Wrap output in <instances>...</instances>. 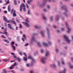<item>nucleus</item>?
I'll return each mask as SVG.
<instances>
[{
	"mask_svg": "<svg viewBox=\"0 0 73 73\" xmlns=\"http://www.w3.org/2000/svg\"><path fill=\"white\" fill-rule=\"evenodd\" d=\"M23 9L24 12H26V9H25V8H23Z\"/></svg>",
	"mask_w": 73,
	"mask_h": 73,
	"instance_id": "nucleus-37",
	"label": "nucleus"
},
{
	"mask_svg": "<svg viewBox=\"0 0 73 73\" xmlns=\"http://www.w3.org/2000/svg\"><path fill=\"white\" fill-rule=\"evenodd\" d=\"M22 36L23 38H24L26 39V36H25V35H24Z\"/></svg>",
	"mask_w": 73,
	"mask_h": 73,
	"instance_id": "nucleus-40",
	"label": "nucleus"
},
{
	"mask_svg": "<svg viewBox=\"0 0 73 73\" xmlns=\"http://www.w3.org/2000/svg\"><path fill=\"white\" fill-rule=\"evenodd\" d=\"M13 17H16V14L15 13H13Z\"/></svg>",
	"mask_w": 73,
	"mask_h": 73,
	"instance_id": "nucleus-23",
	"label": "nucleus"
},
{
	"mask_svg": "<svg viewBox=\"0 0 73 73\" xmlns=\"http://www.w3.org/2000/svg\"><path fill=\"white\" fill-rule=\"evenodd\" d=\"M28 15H31V11L28 10Z\"/></svg>",
	"mask_w": 73,
	"mask_h": 73,
	"instance_id": "nucleus-28",
	"label": "nucleus"
},
{
	"mask_svg": "<svg viewBox=\"0 0 73 73\" xmlns=\"http://www.w3.org/2000/svg\"><path fill=\"white\" fill-rule=\"evenodd\" d=\"M30 73H34V72L33 71H30Z\"/></svg>",
	"mask_w": 73,
	"mask_h": 73,
	"instance_id": "nucleus-52",
	"label": "nucleus"
},
{
	"mask_svg": "<svg viewBox=\"0 0 73 73\" xmlns=\"http://www.w3.org/2000/svg\"><path fill=\"white\" fill-rule=\"evenodd\" d=\"M9 60L8 59H4L3 60V61H4L5 62H7V61H8Z\"/></svg>",
	"mask_w": 73,
	"mask_h": 73,
	"instance_id": "nucleus-20",
	"label": "nucleus"
},
{
	"mask_svg": "<svg viewBox=\"0 0 73 73\" xmlns=\"http://www.w3.org/2000/svg\"><path fill=\"white\" fill-rule=\"evenodd\" d=\"M22 23L25 25H26L27 27H29V24L26 22H22Z\"/></svg>",
	"mask_w": 73,
	"mask_h": 73,
	"instance_id": "nucleus-7",
	"label": "nucleus"
},
{
	"mask_svg": "<svg viewBox=\"0 0 73 73\" xmlns=\"http://www.w3.org/2000/svg\"><path fill=\"white\" fill-rule=\"evenodd\" d=\"M53 27H54V28H56V26H55L54 25L53 26Z\"/></svg>",
	"mask_w": 73,
	"mask_h": 73,
	"instance_id": "nucleus-63",
	"label": "nucleus"
},
{
	"mask_svg": "<svg viewBox=\"0 0 73 73\" xmlns=\"http://www.w3.org/2000/svg\"><path fill=\"white\" fill-rule=\"evenodd\" d=\"M16 30H18V27H17L16 28Z\"/></svg>",
	"mask_w": 73,
	"mask_h": 73,
	"instance_id": "nucleus-62",
	"label": "nucleus"
},
{
	"mask_svg": "<svg viewBox=\"0 0 73 73\" xmlns=\"http://www.w3.org/2000/svg\"><path fill=\"white\" fill-rule=\"evenodd\" d=\"M31 2V0H30V1H27V3L28 4H30Z\"/></svg>",
	"mask_w": 73,
	"mask_h": 73,
	"instance_id": "nucleus-26",
	"label": "nucleus"
},
{
	"mask_svg": "<svg viewBox=\"0 0 73 73\" xmlns=\"http://www.w3.org/2000/svg\"><path fill=\"white\" fill-rule=\"evenodd\" d=\"M48 43H49V44H50V45H51V44H52V43L51 42H49Z\"/></svg>",
	"mask_w": 73,
	"mask_h": 73,
	"instance_id": "nucleus-60",
	"label": "nucleus"
},
{
	"mask_svg": "<svg viewBox=\"0 0 73 73\" xmlns=\"http://www.w3.org/2000/svg\"><path fill=\"white\" fill-rule=\"evenodd\" d=\"M69 65L70 66V68H73V66H70V62L69 63Z\"/></svg>",
	"mask_w": 73,
	"mask_h": 73,
	"instance_id": "nucleus-31",
	"label": "nucleus"
},
{
	"mask_svg": "<svg viewBox=\"0 0 73 73\" xmlns=\"http://www.w3.org/2000/svg\"><path fill=\"white\" fill-rule=\"evenodd\" d=\"M49 54V52L48 51H47L45 55L46 56H48Z\"/></svg>",
	"mask_w": 73,
	"mask_h": 73,
	"instance_id": "nucleus-12",
	"label": "nucleus"
},
{
	"mask_svg": "<svg viewBox=\"0 0 73 73\" xmlns=\"http://www.w3.org/2000/svg\"><path fill=\"white\" fill-rule=\"evenodd\" d=\"M3 73H7V71L5 70V69H4L3 70Z\"/></svg>",
	"mask_w": 73,
	"mask_h": 73,
	"instance_id": "nucleus-30",
	"label": "nucleus"
},
{
	"mask_svg": "<svg viewBox=\"0 0 73 73\" xmlns=\"http://www.w3.org/2000/svg\"><path fill=\"white\" fill-rule=\"evenodd\" d=\"M25 21L27 22V23H29V21H28V18H27L25 20Z\"/></svg>",
	"mask_w": 73,
	"mask_h": 73,
	"instance_id": "nucleus-25",
	"label": "nucleus"
},
{
	"mask_svg": "<svg viewBox=\"0 0 73 73\" xmlns=\"http://www.w3.org/2000/svg\"><path fill=\"white\" fill-rule=\"evenodd\" d=\"M11 72H12V73H15V72H14V71L13 70H12L11 71Z\"/></svg>",
	"mask_w": 73,
	"mask_h": 73,
	"instance_id": "nucleus-53",
	"label": "nucleus"
},
{
	"mask_svg": "<svg viewBox=\"0 0 73 73\" xmlns=\"http://www.w3.org/2000/svg\"><path fill=\"white\" fill-rule=\"evenodd\" d=\"M43 19H44V20H47V19L45 17V16H43Z\"/></svg>",
	"mask_w": 73,
	"mask_h": 73,
	"instance_id": "nucleus-32",
	"label": "nucleus"
},
{
	"mask_svg": "<svg viewBox=\"0 0 73 73\" xmlns=\"http://www.w3.org/2000/svg\"><path fill=\"white\" fill-rule=\"evenodd\" d=\"M28 45H29L28 43H27L26 44H25V46H28Z\"/></svg>",
	"mask_w": 73,
	"mask_h": 73,
	"instance_id": "nucleus-47",
	"label": "nucleus"
},
{
	"mask_svg": "<svg viewBox=\"0 0 73 73\" xmlns=\"http://www.w3.org/2000/svg\"><path fill=\"white\" fill-rule=\"evenodd\" d=\"M8 40H11V38H8Z\"/></svg>",
	"mask_w": 73,
	"mask_h": 73,
	"instance_id": "nucleus-57",
	"label": "nucleus"
},
{
	"mask_svg": "<svg viewBox=\"0 0 73 73\" xmlns=\"http://www.w3.org/2000/svg\"><path fill=\"white\" fill-rule=\"evenodd\" d=\"M19 27L20 28H23V26H22V25L21 24H20Z\"/></svg>",
	"mask_w": 73,
	"mask_h": 73,
	"instance_id": "nucleus-42",
	"label": "nucleus"
},
{
	"mask_svg": "<svg viewBox=\"0 0 73 73\" xmlns=\"http://www.w3.org/2000/svg\"><path fill=\"white\" fill-rule=\"evenodd\" d=\"M44 11L45 12H46V9H44Z\"/></svg>",
	"mask_w": 73,
	"mask_h": 73,
	"instance_id": "nucleus-61",
	"label": "nucleus"
},
{
	"mask_svg": "<svg viewBox=\"0 0 73 73\" xmlns=\"http://www.w3.org/2000/svg\"><path fill=\"white\" fill-rule=\"evenodd\" d=\"M4 13H7V11H4Z\"/></svg>",
	"mask_w": 73,
	"mask_h": 73,
	"instance_id": "nucleus-46",
	"label": "nucleus"
},
{
	"mask_svg": "<svg viewBox=\"0 0 73 73\" xmlns=\"http://www.w3.org/2000/svg\"><path fill=\"white\" fill-rule=\"evenodd\" d=\"M26 65L28 67H29V66H30V65L29 64V63H27L26 64Z\"/></svg>",
	"mask_w": 73,
	"mask_h": 73,
	"instance_id": "nucleus-39",
	"label": "nucleus"
},
{
	"mask_svg": "<svg viewBox=\"0 0 73 73\" xmlns=\"http://www.w3.org/2000/svg\"><path fill=\"white\" fill-rule=\"evenodd\" d=\"M11 20H10L9 21L7 20L5 22H6V23H11Z\"/></svg>",
	"mask_w": 73,
	"mask_h": 73,
	"instance_id": "nucleus-22",
	"label": "nucleus"
},
{
	"mask_svg": "<svg viewBox=\"0 0 73 73\" xmlns=\"http://www.w3.org/2000/svg\"><path fill=\"white\" fill-rule=\"evenodd\" d=\"M58 65L59 66H60L61 65V63L60 62V61L58 62Z\"/></svg>",
	"mask_w": 73,
	"mask_h": 73,
	"instance_id": "nucleus-35",
	"label": "nucleus"
},
{
	"mask_svg": "<svg viewBox=\"0 0 73 73\" xmlns=\"http://www.w3.org/2000/svg\"><path fill=\"white\" fill-rule=\"evenodd\" d=\"M18 63H16V62H15L14 64L13 65H12V66H16L17 65H18Z\"/></svg>",
	"mask_w": 73,
	"mask_h": 73,
	"instance_id": "nucleus-11",
	"label": "nucleus"
},
{
	"mask_svg": "<svg viewBox=\"0 0 73 73\" xmlns=\"http://www.w3.org/2000/svg\"><path fill=\"white\" fill-rule=\"evenodd\" d=\"M5 33V35H7L8 34V33H7V31H4V32H3Z\"/></svg>",
	"mask_w": 73,
	"mask_h": 73,
	"instance_id": "nucleus-41",
	"label": "nucleus"
},
{
	"mask_svg": "<svg viewBox=\"0 0 73 73\" xmlns=\"http://www.w3.org/2000/svg\"><path fill=\"white\" fill-rule=\"evenodd\" d=\"M3 19L5 21H6L7 20V19L4 16L3 17Z\"/></svg>",
	"mask_w": 73,
	"mask_h": 73,
	"instance_id": "nucleus-24",
	"label": "nucleus"
},
{
	"mask_svg": "<svg viewBox=\"0 0 73 73\" xmlns=\"http://www.w3.org/2000/svg\"><path fill=\"white\" fill-rule=\"evenodd\" d=\"M20 8V11H21H21H22V9H23V6H22V5H21Z\"/></svg>",
	"mask_w": 73,
	"mask_h": 73,
	"instance_id": "nucleus-13",
	"label": "nucleus"
},
{
	"mask_svg": "<svg viewBox=\"0 0 73 73\" xmlns=\"http://www.w3.org/2000/svg\"><path fill=\"white\" fill-rule=\"evenodd\" d=\"M8 28H10V29H13V27H12V26H11V25L10 23H9L8 24Z\"/></svg>",
	"mask_w": 73,
	"mask_h": 73,
	"instance_id": "nucleus-8",
	"label": "nucleus"
},
{
	"mask_svg": "<svg viewBox=\"0 0 73 73\" xmlns=\"http://www.w3.org/2000/svg\"><path fill=\"white\" fill-rule=\"evenodd\" d=\"M2 38H6V37L5 36H4L3 35H2L1 36Z\"/></svg>",
	"mask_w": 73,
	"mask_h": 73,
	"instance_id": "nucleus-45",
	"label": "nucleus"
},
{
	"mask_svg": "<svg viewBox=\"0 0 73 73\" xmlns=\"http://www.w3.org/2000/svg\"><path fill=\"white\" fill-rule=\"evenodd\" d=\"M17 41H20V37H19V36H18L17 37Z\"/></svg>",
	"mask_w": 73,
	"mask_h": 73,
	"instance_id": "nucleus-27",
	"label": "nucleus"
},
{
	"mask_svg": "<svg viewBox=\"0 0 73 73\" xmlns=\"http://www.w3.org/2000/svg\"><path fill=\"white\" fill-rule=\"evenodd\" d=\"M14 66H11L9 67V69H13V68H14V67H13Z\"/></svg>",
	"mask_w": 73,
	"mask_h": 73,
	"instance_id": "nucleus-38",
	"label": "nucleus"
},
{
	"mask_svg": "<svg viewBox=\"0 0 73 73\" xmlns=\"http://www.w3.org/2000/svg\"><path fill=\"white\" fill-rule=\"evenodd\" d=\"M26 6H27V8H28V9H29V6H28V5L27 4H26Z\"/></svg>",
	"mask_w": 73,
	"mask_h": 73,
	"instance_id": "nucleus-49",
	"label": "nucleus"
},
{
	"mask_svg": "<svg viewBox=\"0 0 73 73\" xmlns=\"http://www.w3.org/2000/svg\"><path fill=\"white\" fill-rule=\"evenodd\" d=\"M14 5H17V2H16V0H14L13 1Z\"/></svg>",
	"mask_w": 73,
	"mask_h": 73,
	"instance_id": "nucleus-17",
	"label": "nucleus"
},
{
	"mask_svg": "<svg viewBox=\"0 0 73 73\" xmlns=\"http://www.w3.org/2000/svg\"><path fill=\"white\" fill-rule=\"evenodd\" d=\"M3 40L5 42H7V44H9V41H8V40H7L3 39Z\"/></svg>",
	"mask_w": 73,
	"mask_h": 73,
	"instance_id": "nucleus-14",
	"label": "nucleus"
},
{
	"mask_svg": "<svg viewBox=\"0 0 73 73\" xmlns=\"http://www.w3.org/2000/svg\"><path fill=\"white\" fill-rule=\"evenodd\" d=\"M1 29H4V27H2L1 28Z\"/></svg>",
	"mask_w": 73,
	"mask_h": 73,
	"instance_id": "nucleus-59",
	"label": "nucleus"
},
{
	"mask_svg": "<svg viewBox=\"0 0 73 73\" xmlns=\"http://www.w3.org/2000/svg\"><path fill=\"white\" fill-rule=\"evenodd\" d=\"M40 43L39 42H38L37 44L39 46H40Z\"/></svg>",
	"mask_w": 73,
	"mask_h": 73,
	"instance_id": "nucleus-51",
	"label": "nucleus"
},
{
	"mask_svg": "<svg viewBox=\"0 0 73 73\" xmlns=\"http://www.w3.org/2000/svg\"><path fill=\"white\" fill-rule=\"evenodd\" d=\"M2 3V0H0V3Z\"/></svg>",
	"mask_w": 73,
	"mask_h": 73,
	"instance_id": "nucleus-64",
	"label": "nucleus"
},
{
	"mask_svg": "<svg viewBox=\"0 0 73 73\" xmlns=\"http://www.w3.org/2000/svg\"><path fill=\"white\" fill-rule=\"evenodd\" d=\"M43 45L44 46H48V44L46 43L45 42H43Z\"/></svg>",
	"mask_w": 73,
	"mask_h": 73,
	"instance_id": "nucleus-16",
	"label": "nucleus"
},
{
	"mask_svg": "<svg viewBox=\"0 0 73 73\" xmlns=\"http://www.w3.org/2000/svg\"><path fill=\"white\" fill-rule=\"evenodd\" d=\"M0 34H4V33L2 32L1 31H0Z\"/></svg>",
	"mask_w": 73,
	"mask_h": 73,
	"instance_id": "nucleus-48",
	"label": "nucleus"
},
{
	"mask_svg": "<svg viewBox=\"0 0 73 73\" xmlns=\"http://www.w3.org/2000/svg\"><path fill=\"white\" fill-rule=\"evenodd\" d=\"M11 21L12 22V23H13V24H14L15 25H16V22L14 21L13 20H11Z\"/></svg>",
	"mask_w": 73,
	"mask_h": 73,
	"instance_id": "nucleus-15",
	"label": "nucleus"
},
{
	"mask_svg": "<svg viewBox=\"0 0 73 73\" xmlns=\"http://www.w3.org/2000/svg\"><path fill=\"white\" fill-rule=\"evenodd\" d=\"M29 59L32 60L33 62L32 63V64L33 63H34V62H35V59L32 58V57H31V55L29 56Z\"/></svg>",
	"mask_w": 73,
	"mask_h": 73,
	"instance_id": "nucleus-5",
	"label": "nucleus"
},
{
	"mask_svg": "<svg viewBox=\"0 0 73 73\" xmlns=\"http://www.w3.org/2000/svg\"><path fill=\"white\" fill-rule=\"evenodd\" d=\"M35 28H36V29H38V26L37 25L35 26Z\"/></svg>",
	"mask_w": 73,
	"mask_h": 73,
	"instance_id": "nucleus-43",
	"label": "nucleus"
},
{
	"mask_svg": "<svg viewBox=\"0 0 73 73\" xmlns=\"http://www.w3.org/2000/svg\"><path fill=\"white\" fill-rule=\"evenodd\" d=\"M21 5H22V6L23 7H24V8H25V5L24 4V3H22V4H21Z\"/></svg>",
	"mask_w": 73,
	"mask_h": 73,
	"instance_id": "nucleus-19",
	"label": "nucleus"
},
{
	"mask_svg": "<svg viewBox=\"0 0 73 73\" xmlns=\"http://www.w3.org/2000/svg\"><path fill=\"white\" fill-rule=\"evenodd\" d=\"M64 37L65 38V40L67 42H68V43H70V41L68 37L65 35H64Z\"/></svg>",
	"mask_w": 73,
	"mask_h": 73,
	"instance_id": "nucleus-1",
	"label": "nucleus"
},
{
	"mask_svg": "<svg viewBox=\"0 0 73 73\" xmlns=\"http://www.w3.org/2000/svg\"><path fill=\"white\" fill-rule=\"evenodd\" d=\"M16 61V59H14L13 60H11V62H15Z\"/></svg>",
	"mask_w": 73,
	"mask_h": 73,
	"instance_id": "nucleus-44",
	"label": "nucleus"
},
{
	"mask_svg": "<svg viewBox=\"0 0 73 73\" xmlns=\"http://www.w3.org/2000/svg\"><path fill=\"white\" fill-rule=\"evenodd\" d=\"M11 9V5H9L8 7V11L9 12H10Z\"/></svg>",
	"mask_w": 73,
	"mask_h": 73,
	"instance_id": "nucleus-9",
	"label": "nucleus"
},
{
	"mask_svg": "<svg viewBox=\"0 0 73 73\" xmlns=\"http://www.w3.org/2000/svg\"><path fill=\"white\" fill-rule=\"evenodd\" d=\"M62 64H63V65H65V62H64V60H63L62 59Z\"/></svg>",
	"mask_w": 73,
	"mask_h": 73,
	"instance_id": "nucleus-18",
	"label": "nucleus"
},
{
	"mask_svg": "<svg viewBox=\"0 0 73 73\" xmlns=\"http://www.w3.org/2000/svg\"><path fill=\"white\" fill-rule=\"evenodd\" d=\"M19 21V20H18V19H17L16 20V21L17 22H19V21Z\"/></svg>",
	"mask_w": 73,
	"mask_h": 73,
	"instance_id": "nucleus-58",
	"label": "nucleus"
},
{
	"mask_svg": "<svg viewBox=\"0 0 73 73\" xmlns=\"http://www.w3.org/2000/svg\"><path fill=\"white\" fill-rule=\"evenodd\" d=\"M45 59L46 58H42L41 59V61L42 62L43 64H45L46 63V61H45Z\"/></svg>",
	"mask_w": 73,
	"mask_h": 73,
	"instance_id": "nucleus-6",
	"label": "nucleus"
},
{
	"mask_svg": "<svg viewBox=\"0 0 73 73\" xmlns=\"http://www.w3.org/2000/svg\"><path fill=\"white\" fill-rule=\"evenodd\" d=\"M66 26L67 28V29H68V33H70V31H71V30L69 28V25L68 24V23H66Z\"/></svg>",
	"mask_w": 73,
	"mask_h": 73,
	"instance_id": "nucleus-3",
	"label": "nucleus"
},
{
	"mask_svg": "<svg viewBox=\"0 0 73 73\" xmlns=\"http://www.w3.org/2000/svg\"><path fill=\"white\" fill-rule=\"evenodd\" d=\"M51 66L52 67H54V68H56V65H55L54 64L53 65H51Z\"/></svg>",
	"mask_w": 73,
	"mask_h": 73,
	"instance_id": "nucleus-33",
	"label": "nucleus"
},
{
	"mask_svg": "<svg viewBox=\"0 0 73 73\" xmlns=\"http://www.w3.org/2000/svg\"><path fill=\"white\" fill-rule=\"evenodd\" d=\"M19 53L21 55V56H22V53L21 52H19Z\"/></svg>",
	"mask_w": 73,
	"mask_h": 73,
	"instance_id": "nucleus-55",
	"label": "nucleus"
},
{
	"mask_svg": "<svg viewBox=\"0 0 73 73\" xmlns=\"http://www.w3.org/2000/svg\"><path fill=\"white\" fill-rule=\"evenodd\" d=\"M41 33L42 34V36H44V32L43 31H41Z\"/></svg>",
	"mask_w": 73,
	"mask_h": 73,
	"instance_id": "nucleus-34",
	"label": "nucleus"
},
{
	"mask_svg": "<svg viewBox=\"0 0 73 73\" xmlns=\"http://www.w3.org/2000/svg\"><path fill=\"white\" fill-rule=\"evenodd\" d=\"M22 39L23 41H25V39H24L23 38H22Z\"/></svg>",
	"mask_w": 73,
	"mask_h": 73,
	"instance_id": "nucleus-50",
	"label": "nucleus"
},
{
	"mask_svg": "<svg viewBox=\"0 0 73 73\" xmlns=\"http://www.w3.org/2000/svg\"><path fill=\"white\" fill-rule=\"evenodd\" d=\"M5 1L7 4H8L9 3V0H7H7H5Z\"/></svg>",
	"mask_w": 73,
	"mask_h": 73,
	"instance_id": "nucleus-29",
	"label": "nucleus"
},
{
	"mask_svg": "<svg viewBox=\"0 0 73 73\" xmlns=\"http://www.w3.org/2000/svg\"><path fill=\"white\" fill-rule=\"evenodd\" d=\"M13 57H14V58H16V55H14L13 56Z\"/></svg>",
	"mask_w": 73,
	"mask_h": 73,
	"instance_id": "nucleus-56",
	"label": "nucleus"
},
{
	"mask_svg": "<svg viewBox=\"0 0 73 73\" xmlns=\"http://www.w3.org/2000/svg\"><path fill=\"white\" fill-rule=\"evenodd\" d=\"M17 60H18L19 62H21V59H20L19 57L17 58Z\"/></svg>",
	"mask_w": 73,
	"mask_h": 73,
	"instance_id": "nucleus-21",
	"label": "nucleus"
},
{
	"mask_svg": "<svg viewBox=\"0 0 73 73\" xmlns=\"http://www.w3.org/2000/svg\"><path fill=\"white\" fill-rule=\"evenodd\" d=\"M23 54H24V55H25V57L24 56L23 57V60L24 61H27V60H28V58H27V54H25V52H23Z\"/></svg>",
	"mask_w": 73,
	"mask_h": 73,
	"instance_id": "nucleus-4",
	"label": "nucleus"
},
{
	"mask_svg": "<svg viewBox=\"0 0 73 73\" xmlns=\"http://www.w3.org/2000/svg\"><path fill=\"white\" fill-rule=\"evenodd\" d=\"M62 9H64L66 11V13H67V9L66 8V7L65 6H63V7H62Z\"/></svg>",
	"mask_w": 73,
	"mask_h": 73,
	"instance_id": "nucleus-10",
	"label": "nucleus"
},
{
	"mask_svg": "<svg viewBox=\"0 0 73 73\" xmlns=\"http://www.w3.org/2000/svg\"><path fill=\"white\" fill-rule=\"evenodd\" d=\"M13 11H14V9H12L11 12V14H12V13H13Z\"/></svg>",
	"mask_w": 73,
	"mask_h": 73,
	"instance_id": "nucleus-36",
	"label": "nucleus"
},
{
	"mask_svg": "<svg viewBox=\"0 0 73 73\" xmlns=\"http://www.w3.org/2000/svg\"><path fill=\"white\" fill-rule=\"evenodd\" d=\"M11 45L12 48H13V50H16V46H15L13 45L14 44H15V42H11Z\"/></svg>",
	"mask_w": 73,
	"mask_h": 73,
	"instance_id": "nucleus-2",
	"label": "nucleus"
},
{
	"mask_svg": "<svg viewBox=\"0 0 73 73\" xmlns=\"http://www.w3.org/2000/svg\"><path fill=\"white\" fill-rule=\"evenodd\" d=\"M41 53H43V52H44V51H43V50H41Z\"/></svg>",
	"mask_w": 73,
	"mask_h": 73,
	"instance_id": "nucleus-54",
	"label": "nucleus"
}]
</instances>
